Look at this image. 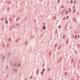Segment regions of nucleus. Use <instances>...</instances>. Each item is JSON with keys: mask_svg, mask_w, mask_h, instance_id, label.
Segmentation results:
<instances>
[{"mask_svg": "<svg viewBox=\"0 0 80 80\" xmlns=\"http://www.w3.org/2000/svg\"><path fill=\"white\" fill-rule=\"evenodd\" d=\"M42 29L43 30H45V29H46V26L44 25L43 26L42 28Z\"/></svg>", "mask_w": 80, "mask_h": 80, "instance_id": "obj_1", "label": "nucleus"}, {"mask_svg": "<svg viewBox=\"0 0 80 80\" xmlns=\"http://www.w3.org/2000/svg\"><path fill=\"white\" fill-rule=\"evenodd\" d=\"M61 48V45H60L58 46V50H60V49Z\"/></svg>", "mask_w": 80, "mask_h": 80, "instance_id": "obj_2", "label": "nucleus"}, {"mask_svg": "<svg viewBox=\"0 0 80 80\" xmlns=\"http://www.w3.org/2000/svg\"><path fill=\"white\" fill-rule=\"evenodd\" d=\"M16 65H17V63H15V64L12 66L13 68H15V67H16Z\"/></svg>", "mask_w": 80, "mask_h": 80, "instance_id": "obj_3", "label": "nucleus"}, {"mask_svg": "<svg viewBox=\"0 0 80 80\" xmlns=\"http://www.w3.org/2000/svg\"><path fill=\"white\" fill-rule=\"evenodd\" d=\"M2 60L3 61V60H4L5 59V56H2Z\"/></svg>", "mask_w": 80, "mask_h": 80, "instance_id": "obj_4", "label": "nucleus"}, {"mask_svg": "<svg viewBox=\"0 0 80 80\" xmlns=\"http://www.w3.org/2000/svg\"><path fill=\"white\" fill-rule=\"evenodd\" d=\"M68 11H69V13H71V12L72 11V9H71V8H69L68 9Z\"/></svg>", "mask_w": 80, "mask_h": 80, "instance_id": "obj_5", "label": "nucleus"}, {"mask_svg": "<svg viewBox=\"0 0 80 80\" xmlns=\"http://www.w3.org/2000/svg\"><path fill=\"white\" fill-rule=\"evenodd\" d=\"M76 12V10L74 9V10H73V11L72 13H73V14H74V13H75Z\"/></svg>", "mask_w": 80, "mask_h": 80, "instance_id": "obj_6", "label": "nucleus"}, {"mask_svg": "<svg viewBox=\"0 0 80 80\" xmlns=\"http://www.w3.org/2000/svg\"><path fill=\"white\" fill-rule=\"evenodd\" d=\"M8 20H5V24H8Z\"/></svg>", "mask_w": 80, "mask_h": 80, "instance_id": "obj_7", "label": "nucleus"}, {"mask_svg": "<svg viewBox=\"0 0 80 80\" xmlns=\"http://www.w3.org/2000/svg\"><path fill=\"white\" fill-rule=\"evenodd\" d=\"M20 18H19V17H18L16 19V21H18V20H20Z\"/></svg>", "mask_w": 80, "mask_h": 80, "instance_id": "obj_8", "label": "nucleus"}, {"mask_svg": "<svg viewBox=\"0 0 80 80\" xmlns=\"http://www.w3.org/2000/svg\"><path fill=\"white\" fill-rule=\"evenodd\" d=\"M8 42H10L11 41H12V39L11 38H8Z\"/></svg>", "mask_w": 80, "mask_h": 80, "instance_id": "obj_9", "label": "nucleus"}, {"mask_svg": "<svg viewBox=\"0 0 80 80\" xmlns=\"http://www.w3.org/2000/svg\"><path fill=\"white\" fill-rule=\"evenodd\" d=\"M36 73L37 74H38V73H39V69H38L36 71Z\"/></svg>", "mask_w": 80, "mask_h": 80, "instance_id": "obj_10", "label": "nucleus"}, {"mask_svg": "<svg viewBox=\"0 0 80 80\" xmlns=\"http://www.w3.org/2000/svg\"><path fill=\"white\" fill-rule=\"evenodd\" d=\"M73 21V22H75V20H76V19H75V17H73L72 18Z\"/></svg>", "mask_w": 80, "mask_h": 80, "instance_id": "obj_11", "label": "nucleus"}, {"mask_svg": "<svg viewBox=\"0 0 80 80\" xmlns=\"http://www.w3.org/2000/svg\"><path fill=\"white\" fill-rule=\"evenodd\" d=\"M44 74V72L43 71H42L41 72V74L42 75H43V74Z\"/></svg>", "mask_w": 80, "mask_h": 80, "instance_id": "obj_12", "label": "nucleus"}, {"mask_svg": "<svg viewBox=\"0 0 80 80\" xmlns=\"http://www.w3.org/2000/svg\"><path fill=\"white\" fill-rule=\"evenodd\" d=\"M6 47H7V48H8L9 47V44H7Z\"/></svg>", "mask_w": 80, "mask_h": 80, "instance_id": "obj_13", "label": "nucleus"}, {"mask_svg": "<svg viewBox=\"0 0 80 80\" xmlns=\"http://www.w3.org/2000/svg\"><path fill=\"white\" fill-rule=\"evenodd\" d=\"M25 45H27V44H28V42L27 41H26L25 42Z\"/></svg>", "mask_w": 80, "mask_h": 80, "instance_id": "obj_14", "label": "nucleus"}, {"mask_svg": "<svg viewBox=\"0 0 80 80\" xmlns=\"http://www.w3.org/2000/svg\"><path fill=\"white\" fill-rule=\"evenodd\" d=\"M54 47H55V48H56V47H57V44H54Z\"/></svg>", "mask_w": 80, "mask_h": 80, "instance_id": "obj_15", "label": "nucleus"}, {"mask_svg": "<svg viewBox=\"0 0 80 80\" xmlns=\"http://www.w3.org/2000/svg\"><path fill=\"white\" fill-rule=\"evenodd\" d=\"M20 66H21V64H18V67H20Z\"/></svg>", "mask_w": 80, "mask_h": 80, "instance_id": "obj_16", "label": "nucleus"}, {"mask_svg": "<svg viewBox=\"0 0 80 80\" xmlns=\"http://www.w3.org/2000/svg\"><path fill=\"white\" fill-rule=\"evenodd\" d=\"M68 11H66L65 12L66 14L67 15V14H68Z\"/></svg>", "mask_w": 80, "mask_h": 80, "instance_id": "obj_17", "label": "nucleus"}, {"mask_svg": "<svg viewBox=\"0 0 80 80\" xmlns=\"http://www.w3.org/2000/svg\"><path fill=\"white\" fill-rule=\"evenodd\" d=\"M62 27V26L61 25H59L58 27V28L60 29V28H61V27Z\"/></svg>", "mask_w": 80, "mask_h": 80, "instance_id": "obj_18", "label": "nucleus"}, {"mask_svg": "<svg viewBox=\"0 0 80 80\" xmlns=\"http://www.w3.org/2000/svg\"><path fill=\"white\" fill-rule=\"evenodd\" d=\"M18 41V39H16L15 41V42H16V43H17Z\"/></svg>", "mask_w": 80, "mask_h": 80, "instance_id": "obj_19", "label": "nucleus"}, {"mask_svg": "<svg viewBox=\"0 0 80 80\" xmlns=\"http://www.w3.org/2000/svg\"><path fill=\"white\" fill-rule=\"evenodd\" d=\"M2 29H3V28H4V25L2 24Z\"/></svg>", "mask_w": 80, "mask_h": 80, "instance_id": "obj_20", "label": "nucleus"}, {"mask_svg": "<svg viewBox=\"0 0 80 80\" xmlns=\"http://www.w3.org/2000/svg\"><path fill=\"white\" fill-rule=\"evenodd\" d=\"M65 35H64L63 36V39H65Z\"/></svg>", "mask_w": 80, "mask_h": 80, "instance_id": "obj_21", "label": "nucleus"}, {"mask_svg": "<svg viewBox=\"0 0 80 80\" xmlns=\"http://www.w3.org/2000/svg\"><path fill=\"white\" fill-rule=\"evenodd\" d=\"M73 0H71L70 2V3H71V4L73 3Z\"/></svg>", "mask_w": 80, "mask_h": 80, "instance_id": "obj_22", "label": "nucleus"}, {"mask_svg": "<svg viewBox=\"0 0 80 80\" xmlns=\"http://www.w3.org/2000/svg\"><path fill=\"white\" fill-rule=\"evenodd\" d=\"M77 3V2L76 1H74L73 2V3L74 4H75V3Z\"/></svg>", "mask_w": 80, "mask_h": 80, "instance_id": "obj_23", "label": "nucleus"}, {"mask_svg": "<svg viewBox=\"0 0 80 80\" xmlns=\"http://www.w3.org/2000/svg\"><path fill=\"white\" fill-rule=\"evenodd\" d=\"M66 44H68V41H66Z\"/></svg>", "mask_w": 80, "mask_h": 80, "instance_id": "obj_24", "label": "nucleus"}, {"mask_svg": "<svg viewBox=\"0 0 80 80\" xmlns=\"http://www.w3.org/2000/svg\"><path fill=\"white\" fill-rule=\"evenodd\" d=\"M75 39H77V35H75Z\"/></svg>", "mask_w": 80, "mask_h": 80, "instance_id": "obj_25", "label": "nucleus"}, {"mask_svg": "<svg viewBox=\"0 0 80 80\" xmlns=\"http://www.w3.org/2000/svg\"><path fill=\"white\" fill-rule=\"evenodd\" d=\"M50 70H51V68H49L48 69V72H49V71H50Z\"/></svg>", "mask_w": 80, "mask_h": 80, "instance_id": "obj_26", "label": "nucleus"}, {"mask_svg": "<svg viewBox=\"0 0 80 80\" xmlns=\"http://www.w3.org/2000/svg\"><path fill=\"white\" fill-rule=\"evenodd\" d=\"M42 72H45V68H43L42 69Z\"/></svg>", "mask_w": 80, "mask_h": 80, "instance_id": "obj_27", "label": "nucleus"}, {"mask_svg": "<svg viewBox=\"0 0 80 80\" xmlns=\"http://www.w3.org/2000/svg\"><path fill=\"white\" fill-rule=\"evenodd\" d=\"M3 20H4V18H3L2 17V19H1V20L2 21H3Z\"/></svg>", "mask_w": 80, "mask_h": 80, "instance_id": "obj_28", "label": "nucleus"}, {"mask_svg": "<svg viewBox=\"0 0 80 80\" xmlns=\"http://www.w3.org/2000/svg\"><path fill=\"white\" fill-rule=\"evenodd\" d=\"M67 24L65 26V30H66L67 29Z\"/></svg>", "mask_w": 80, "mask_h": 80, "instance_id": "obj_29", "label": "nucleus"}, {"mask_svg": "<svg viewBox=\"0 0 80 80\" xmlns=\"http://www.w3.org/2000/svg\"><path fill=\"white\" fill-rule=\"evenodd\" d=\"M69 18V17L68 16H67L66 17V19L67 20V19H68V18Z\"/></svg>", "mask_w": 80, "mask_h": 80, "instance_id": "obj_30", "label": "nucleus"}, {"mask_svg": "<svg viewBox=\"0 0 80 80\" xmlns=\"http://www.w3.org/2000/svg\"><path fill=\"white\" fill-rule=\"evenodd\" d=\"M63 20L64 21H65V17L63 18Z\"/></svg>", "mask_w": 80, "mask_h": 80, "instance_id": "obj_31", "label": "nucleus"}, {"mask_svg": "<svg viewBox=\"0 0 80 80\" xmlns=\"http://www.w3.org/2000/svg\"><path fill=\"white\" fill-rule=\"evenodd\" d=\"M6 70H8V67L7 66V67H6Z\"/></svg>", "mask_w": 80, "mask_h": 80, "instance_id": "obj_32", "label": "nucleus"}, {"mask_svg": "<svg viewBox=\"0 0 80 80\" xmlns=\"http://www.w3.org/2000/svg\"><path fill=\"white\" fill-rule=\"evenodd\" d=\"M74 33L75 34V35H77V31H75Z\"/></svg>", "mask_w": 80, "mask_h": 80, "instance_id": "obj_33", "label": "nucleus"}, {"mask_svg": "<svg viewBox=\"0 0 80 80\" xmlns=\"http://www.w3.org/2000/svg\"><path fill=\"white\" fill-rule=\"evenodd\" d=\"M16 25L17 26H19V25H19V24H18V23L16 24Z\"/></svg>", "mask_w": 80, "mask_h": 80, "instance_id": "obj_34", "label": "nucleus"}, {"mask_svg": "<svg viewBox=\"0 0 80 80\" xmlns=\"http://www.w3.org/2000/svg\"><path fill=\"white\" fill-rule=\"evenodd\" d=\"M78 38H80V36L79 35H78Z\"/></svg>", "mask_w": 80, "mask_h": 80, "instance_id": "obj_35", "label": "nucleus"}, {"mask_svg": "<svg viewBox=\"0 0 80 80\" xmlns=\"http://www.w3.org/2000/svg\"><path fill=\"white\" fill-rule=\"evenodd\" d=\"M60 2V0H58L57 2L58 3H59Z\"/></svg>", "mask_w": 80, "mask_h": 80, "instance_id": "obj_36", "label": "nucleus"}, {"mask_svg": "<svg viewBox=\"0 0 80 80\" xmlns=\"http://www.w3.org/2000/svg\"><path fill=\"white\" fill-rule=\"evenodd\" d=\"M42 65L43 66V67H44V66H45V65L44 64V63H43L42 64Z\"/></svg>", "mask_w": 80, "mask_h": 80, "instance_id": "obj_37", "label": "nucleus"}, {"mask_svg": "<svg viewBox=\"0 0 80 80\" xmlns=\"http://www.w3.org/2000/svg\"><path fill=\"white\" fill-rule=\"evenodd\" d=\"M77 53V51H76V50H75L74 51V53Z\"/></svg>", "mask_w": 80, "mask_h": 80, "instance_id": "obj_38", "label": "nucleus"}, {"mask_svg": "<svg viewBox=\"0 0 80 80\" xmlns=\"http://www.w3.org/2000/svg\"><path fill=\"white\" fill-rule=\"evenodd\" d=\"M32 76H31L30 77V79H32Z\"/></svg>", "mask_w": 80, "mask_h": 80, "instance_id": "obj_39", "label": "nucleus"}, {"mask_svg": "<svg viewBox=\"0 0 80 80\" xmlns=\"http://www.w3.org/2000/svg\"><path fill=\"white\" fill-rule=\"evenodd\" d=\"M45 24H46V23H45V22H43V25H45Z\"/></svg>", "mask_w": 80, "mask_h": 80, "instance_id": "obj_40", "label": "nucleus"}, {"mask_svg": "<svg viewBox=\"0 0 80 80\" xmlns=\"http://www.w3.org/2000/svg\"><path fill=\"white\" fill-rule=\"evenodd\" d=\"M63 5H62V6H61V9H62V8H63Z\"/></svg>", "mask_w": 80, "mask_h": 80, "instance_id": "obj_41", "label": "nucleus"}, {"mask_svg": "<svg viewBox=\"0 0 80 80\" xmlns=\"http://www.w3.org/2000/svg\"><path fill=\"white\" fill-rule=\"evenodd\" d=\"M77 46L78 47H80V44H78Z\"/></svg>", "mask_w": 80, "mask_h": 80, "instance_id": "obj_42", "label": "nucleus"}, {"mask_svg": "<svg viewBox=\"0 0 80 80\" xmlns=\"http://www.w3.org/2000/svg\"><path fill=\"white\" fill-rule=\"evenodd\" d=\"M72 9H73V10H75V8H74L73 7H72Z\"/></svg>", "mask_w": 80, "mask_h": 80, "instance_id": "obj_43", "label": "nucleus"}, {"mask_svg": "<svg viewBox=\"0 0 80 80\" xmlns=\"http://www.w3.org/2000/svg\"><path fill=\"white\" fill-rule=\"evenodd\" d=\"M70 23V21H69L68 22V24H69V23Z\"/></svg>", "mask_w": 80, "mask_h": 80, "instance_id": "obj_44", "label": "nucleus"}, {"mask_svg": "<svg viewBox=\"0 0 80 80\" xmlns=\"http://www.w3.org/2000/svg\"><path fill=\"white\" fill-rule=\"evenodd\" d=\"M78 13H79L78 12H77L76 15H78Z\"/></svg>", "mask_w": 80, "mask_h": 80, "instance_id": "obj_45", "label": "nucleus"}, {"mask_svg": "<svg viewBox=\"0 0 80 80\" xmlns=\"http://www.w3.org/2000/svg\"><path fill=\"white\" fill-rule=\"evenodd\" d=\"M55 32H58V31L57 30H56Z\"/></svg>", "mask_w": 80, "mask_h": 80, "instance_id": "obj_46", "label": "nucleus"}, {"mask_svg": "<svg viewBox=\"0 0 80 80\" xmlns=\"http://www.w3.org/2000/svg\"><path fill=\"white\" fill-rule=\"evenodd\" d=\"M10 8H8V10H10Z\"/></svg>", "mask_w": 80, "mask_h": 80, "instance_id": "obj_47", "label": "nucleus"}, {"mask_svg": "<svg viewBox=\"0 0 80 80\" xmlns=\"http://www.w3.org/2000/svg\"><path fill=\"white\" fill-rule=\"evenodd\" d=\"M16 70L15 69H14V72H15V71Z\"/></svg>", "mask_w": 80, "mask_h": 80, "instance_id": "obj_48", "label": "nucleus"}, {"mask_svg": "<svg viewBox=\"0 0 80 80\" xmlns=\"http://www.w3.org/2000/svg\"><path fill=\"white\" fill-rule=\"evenodd\" d=\"M12 17H13V18H14V17H15V16H13Z\"/></svg>", "mask_w": 80, "mask_h": 80, "instance_id": "obj_49", "label": "nucleus"}, {"mask_svg": "<svg viewBox=\"0 0 80 80\" xmlns=\"http://www.w3.org/2000/svg\"><path fill=\"white\" fill-rule=\"evenodd\" d=\"M63 8H65V6H63Z\"/></svg>", "mask_w": 80, "mask_h": 80, "instance_id": "obj_50", "label": "nucleus"}, {"mask_svg": "<svg viewBox=\"0 0 80 80\" xmlns=\"http://www.w3.org/2000/svg\"><path fill=\"white\" fill-rule=\"evenodd\" d=\"M66 73V75H67V72Z\"/></svg>", "mask_w": 80, "mask_h": 80, "instance_id": "obj_51", "label": "nucleus"}, {"mask_svg": "<svg viewBox=\"0 0 80 80\" xmlns=\"http://www.w3.org/2000/svg\"><path fill=\"white\" fill-rule=\"evenodd\" d=\"M71 80H74L73 79H71Z\"/></svg>", "mask_w": 80, "mask_h": 80, "instance_id": "obj_52", "label": "nucleus"}, {"mask_svg": "<svg viewBox=\"0 0 80 80\" xmlns=\"http://www.w3.org/2000/svg\"><path fill=\"white\" fill-rule=\"evenodd\" d=\"M42 0V1H43V0Z\"/></svg>", "mask_w": 80, "mask_h": 80, "instance_id": "obj_53", "label": "nucleus"}, {"mask_svg": "<svg viewBox=\"0 0 80 80\" xmlns=\"http://www.w3.org/2000/svg\"><path fill=\"white\" fill-rule=\"evenodd\" d=\"M67 3H68V1H67Z\"/></svg>", "mask_w": 80, "mask_h": 80, "instance_id": "obj_54", "label": "nucleus"}, {"mask_svg": "<svg viewBox=\"0 0 80 80\" xmlns=\"http://www.w3.org/2000/svg\"><path fill=\"white\" fill-rule=\"evenodd\" d=\"M67 46L68 45H67Z\"/></svg>", "mask_w": 80, "mask_h": 80, "instance_id": "obj_55", "label": "nucleus"}]
</instances>
